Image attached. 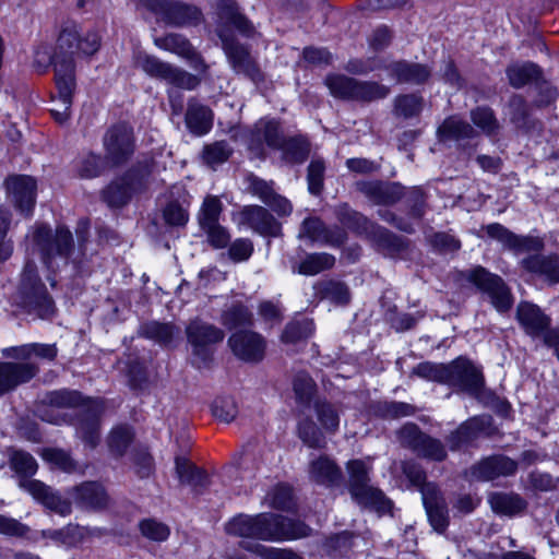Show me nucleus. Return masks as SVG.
Listing matches in <instances>:
<instances>
[{
  "label": "nucleus",
  "mask_w": 559,
  "mask_h": 559,
  "mask_svg": "<svg viewBox=\"0 0 559 559\" xmlns=\"http://www.w3.org/2000/svg\"><path fill=\"white\" fill-rule=\"evenodd\" d=\"M100 47V37L95 32L80 34L75 24L64 26L59 35L57 48L51 59L55 70V82L59 94L61 109L52 107L50 112L59 123L70 117L72 97L75 91L74 56H91Z\"/></svg>",
  "instance_id": "obj_1"
},
{
  "label": "nucleus",
  "mask_w": 559,
  "mask_h": 559,
  "mask_svg": "<svg viewBox=\"0 0 559 559\" xmlns=\"http://www.w3.org/2000/svg\"><path fill=\"white\" fill-rule=\"evenodd\" d=\"M215 33L222 41V48L227 61L235 73L242 74L253 82L263 80L257 62L247 46L240 44L231 28L241 35L251 37L254 34L253 24L239 11L235 0H214Z\"/></svg>",
  "instance_id": "obj_2"
},
{
  "label": "nucleus",
  "mask_w": 559,
  "mask_h": 559,
  "mask_svg": "<svg viewBox=\"0 0 559 559\" xmlns=\"http://www.w3.org/2000/svg\"><path fill=\"white\" fill-rule=\"evenodd\" d=\"M228 535L240 538L239 547L245 542L259 543L294 540L310 535L311 528L304 522L276 514L262 512L254 515L240 513L225 525Z\"/></svg>",
  "instance_id": "obj_3"
},
{
  "label": "nucleus",
  "mask_w": 559,
  "mask_h": 559,
  "mask_svg": "<svg viewBox=\"0 0 559 559\" xmlns=\"http://www.w3.org/2000/svg\"><path fill=\"white\" fill-rule=\"evenodd\" d=\"M10 466L22 477L20 487L36 501L61 516L71 514L72 502L69 499L63 498L44 483L28 478L36 473L38 467L36 460L29 453L21 450L13 451L10 456Z\"/></svg>",
  "instance_id": "obj_4"
},
{
  "label": "nucleus",
  "mask_w": 559,
  "mask_h": 559,
  "mask_svg": "<svg viewBox=\"0 0 559 559\" xmlns=\"http://www.w3.org/2000/svg\"><path fill=\"white\" fill-rule=\"evenodd\" d=\"M32 250L39 254L43 264L50 271L67 265L74 251L72 233L66 226L55 230L47 224H35L29 233Z\"/></svg>",
  "instance_id": "obj_5"
},
{
  "label": "nucleus",
  "mask_w": 559,
  "mask_h": 559,
  "mask_svg": "<svg viewBox=\"0 0 559 559\" xmlns=\"http://www.w3.org/2000/svg\"><path fill=\"white\" fill-rule=\"evenodd\" d=\"M17 305L25 313L41 320L52 319L56 314L55 301L41 282L34 261H26L21 273Z\"/></svg>",
  "instance_id": "obj_6"
},
{
  "label": "nucleus",
  "mask_w": 559,
  "mask_h": 559,
  "mask_svg": "<svg viewBox=\"0 0 559 559\" xmlns=\"http://www.w3.org/2000/svg\"><path fill=\"white\" fill-rule=\"evenodd\" d=\"M17 305L25 313L41 320L52 319L56 314L55 301L41 282L34 261H26L21 273Z\"/></svg>",
  "instance_id": "obj_7"
},
{
  "label": "nucleus",
  "mask_w": 559,
  "mask_h": 559,
  "mask_svg": "<svg viewBox=\"0 0 559 559\" xmlns=\"http://www.w3.org/2000/svg\"><path fill=\"white\" fill-rule=\"evenodd\" d=\"M349 472V492L352 498L362 508L385 513L391 510L392 502L384 493L369 485L368 471L364 462L350 461L347 464Z\"/></svg>",
  "instance_id": "obj_8"
},
{
  "label": "nucleus",
  "mask_w": 559,
  "mask_h": 559,
  "mask_svg": "<svg viewBox=\"0 0 559 559\" xmlns=\"http://www.w3.org/2000/svg\"><path fill=\"white\" fill-rule=\"evenodd\" d=\"M325 84L330 93L341 99L355 102H374L385 98L390 88L373 81H359L343 74L329 75Z\"/></svg>",
  "instance_id": "obj_9"
},
{
  "label": "nucleus",
  "mask_w": 559,
  "mask_h": 559,
  "mask_svg": "<svg viewBox=\"0 0 559 559\" xmlns=\"http://www.w3.org/2000/svg\"><path fill=\"white\" fill-rule=\"evenodd\" d=\"M516 318L530 336H542L544 344L554 348L559 360V326L550 329V318L538 306L527 301L519 304Z\"/></svg>",
  "instance_id": "obj_10"
},
{
  "label": "nucleus",
  "mask_w": 559,
  "mask_h": 559,
  "mask_svg": "<svg viewBox=\"0 0 559 559\" xmlns=\"http://www.w3.org/2000/svg\"><path fill=\"white\" fill-rule=\"evenodd\" d=\"M465 278L489 299L498 312H507L511 309L513 305L511 289L499 275L490 273L483 266H476L466 272Z\"/></svg>",
  "instance_id": "obj_11"
},
{
  "label": "nucleus",
  "mask_w": 559,
  "mask_h": 559,
  "mask_svg": "<svg viewBox=\"0 0 559 559\" xmlns=\"http://www.w3.org/2000/svg\"><path fill=\"white\" fill-rule=\"evenodd\" d=\"M139 1L160 16L165 23L176 27L197 26L203 21L201 10L192 4L162 0Z\"/></svg>",
  "instance_id": "obj_12"
},
{
  "label": "nucleus",
  "mask_w": 559,
  "mask_h": 559,
  "mask_svg": "<svg viewBox=\"0 0 559 559\" xmlns=\"http://www.w3.org/2000/svg\"><path fill=\"white\" fill-rule=\"evenodd\" d=\"M397 435L401 444L409 448L418 456L437 462L447 457L443 443L439 439L424 433L415 424H406L399 430Z\"/></svg>",
  "instance_id": "obj_13"
},
{
  "label": "nucleus",
  "mask_w": 559,
  "mask_h": 559,
  "mask_svg": "<svg viewBox=\"0 0 559 559\" xmlns=\"http://www.w3.org/2000/svg\"><path fill=\"white\" fill-rule=\"evenodd\" d=\"M447 384L471 395H478L485 380L476 365L466 358L459 357L449 364Z\"/></svg>",
  "instance_id": "obj_14"
},
{
  "label": "nucleus",
  "mask_w": 559,
  "mask_h": 559,
  "mask_svg": "<svg viewBox=\"0 0 559 559\" xmlns=\"http://www.w3.org/2000/svg\"><path fill=\"white\" fill-rule=\"evenodd\" d=\"M106 158L114 165L127 162L134 152L133 130L120 123L110 128L104 136Z\"/></svg>",
  "instance_id": "obj_15"
},
{
  "label": "nucleus",
  "mask_w": 559,
  "mask_h": 559,
  "mask_svg": "<svg viewBox=\"0 0 559 559\" xmlns=\"http://www.w3.org/2000/svg\"><path fill=\"white\" fill-rule=\"evenodd\" d=\"M285 140L280 122L275 119L262 118L250 131L248 147L258 157L264 156V145L272 150H280Z\"/></svg>",
  "instance_id": "obj_16"
},
{
  "label": "nucleus",
  "mask_w": 559,
  "mask_h": 559,
  "mask_svg": "<svg viewBox=\"0 0 559 559\" xmlns=\"http://www.w3.org/2000/svg\"><path fill=\"white\" fill-rule=\"evenodd\" d=\"M104 407L99 401H90L76 414L74 423L76 435L82 441L94 449L100 439V416Z\"/></svg>",
  "instance_id": "obj_17"
},
{
  "label": "nucleus",
  "mask_w": 559,
  "mask_h": 559,
  "mask_svg": "<svg viewBox=\"0 0 559 559\" xmlns=\"http://www.w3.org/2000/svg\"><path fill=\"white\" fill-rule=\"evenodd\" d=\"M9 199L15 209L25 216H31L36 203V181L26 175L11 176L5 181Z\"/></svg>",
  "instance_id": "obj_18"
},
{
  "label": "nucleus",
  "mask_w": 559,
  "mask_h": 559,
  "mask_svg": "<svg viewBox=\"0 0 559 559\" xmlns=\"http://www.w3.org/2000/svg\"><path fill=\"white\" fill-rule=\"evenodd\" d=\"M518 469V463L502 454L487 456L472 465L467 475L473 480L490 481L498 477H508Z\"/></svg>",
  "instance_id": "obj_19"
},
{
  "label": "nucleus",
  "mask_w": 559,
  "mask_h": 559,
  "mask_svg": "<svg viewBox=\"0 0 559 559\" xmlns=\"http://www.w3.org/2000/svg\"><path fill=\"white\" fill-rule=\"evenodd\" d=\"M239 223L264 237H278L282 233L281 224L265 207L260 205L243 206L239 212Z\"/></svg>",
  "instance_id": "obj_20"
},
{
  "label": "nucleus",
  "mask_w": 559,
  "mask_h": 559,
  "mask_svg": "<svg viewBox=\"0 0 559 559\" xmlns=\"http://www.w3.org/2000/svg\"><path fill=\"white\" fill-rule=\"evenodd\" d=\"M189 343L192 345L193 354L206 360L210 356L207 346L219 343L224 338V332L213 324L201 320H193L186 329Z\"/></svg>",
  "instance_id": "obj_21"
},
{
  "label": "nucleus",
  "mask_w": 559,
  "mask_h": 559,
  "mask_svg": "<svg viewBox=\"0 0 559 559\" xmlns=\"http://www.w3.org/2000/svg\"><path fill=\"white\" fill-rule=\"evenodd\" d=\"M39 371L36 364L24 361L0 362V396L31 381Z\"/></svg>",
  "instance_id": "obj_22"
},
{
  "label": "nucleus",
  "mask_w": 559,
  "mask_h": 559,
  "mask_svg": "<svg viewBox=\"0 0 559 559\" xmlns=\"http://www.w3.org/2000/svg\"><path fill=\"white\" fill-rule=\"evenodd\" d=\"M228 344L233 353L241 360L258 362L262 360L265 352L264 338L252 331H241L234 333Z\"/></svg>",
  "instance_id": "obj_23"
},
{
  "label": "nucleus",
  "mask_w": 559,
  "mask_h": 559,
  "mask_svg": "<svg viewBox=\"0 0 559 559\" xmlns=\"http://www.w3.org/2000/svg\"><path fill=\"white\" fill-rule=\"evenodd\" d=\"M74 503L88 511H99L108 507L109 497L105 488L96 481H84L68 491Z\"/></svg>",
  "instance_id": "obj_24"
},
{
  "label": "nucleus",
  "mask_w": 559,
  "mask_h": 559,
  "mask_svg": "<svg viewBox=\"0 0 559 559\" xmlns=\"http://www.w3.org/2000/svg\"><path fill=\"white\" fill-rule=\"evenodd\" d=\"M421 499L432 528L443 533L449 525V512L444 498L436 485H426L421 489Z\"/></svg>",
  "instance_id": "obj_25"
},
{
  "label": "nucleus",
  "mask_w": 559,
  "mask_h": 559,
  "mask_svg": "<svg viewBox=\"0 0 559 559\" xmlns=\"http://www.w3.org/2000/svg\"><path fill=\"white\" fill-rule=\"evenodd\" d=\"M298 237L307 238L312 242L340 247L346 240V233L338 227L328 228L319 218L310 217L302 222Z\"/></svg>",
  "instance_id": "obj_26"
},
{
  "label": "nucleus",
  "mask_w": 559,
  "mask_h": 559,
  "mask_svg": "<svg viewBox=\"0 0 559 559\" xmlns=\"http://www.w3.org/2000/svg\"><path fill=\"white\" fill-rule=\"evenodd\" d=\"M357 189L376 204L391 205L404 195V188L397 182L361 181Z\"/></svg>",
  "instance_id": "obj_27"
},
{
  "label": "nucleus",
  "mask_w": 559,
  "mask_h": 559,
  "mask_svg": "<svg viewBox=\"0 0 559 559\" xmlns=\"http://www.w3.org/2000/svg\"><path fill=\"white\" fill-rule=\"evenodd\" d=\"M522 267L549 284L559 283V257L556 254H532L521 261Z\"/></svg>",
  "instance_id": "obj_28"
},
{
  "label": "nucleus",
  "mask_w": 559,
  "mask_h": 559,
  "mask_svg": "<svg viewBox=\"0 0 559 559\" xmlns=\"http://www.w3.org/2000/svg\"><path fill=\"white\" fill-rule=\"evenodd\" d=\"M486 233L490 238L500 241L510 249L538 250L542 248V242L538 239L516 236L498 223L487 225Z\"/></svg>",
  "instance_id": "obj_29"
},
{
  "label": "nucleus",
  "mask_w": 559,
  "mask_h": 559,
  "mask_svg": "<svg viewBox=\"0 0 559 559\" xmlns=\"http://www.w3.org/2000/svg\"><path fill=\"white\" fill-rule=\"evenodd\" d=\"M309 478L320 485L333 486L341 478V469L333 460L325 455L312 460L309 463Z\"/></svg>",
  "instance_id": "obj_30"
},
{
  "label": "nucleus",
  "mask_w": 559,
  "mask_h": 559,
  "mask_svg": "<svg viewBox=\"0 0 559 559\" xmlns=\"http://www.w3.org/2000/svg\"><path fill=\"white\" fill-rule=\"evenodd\" d=\"M212 123V110L195 99H190L186 112V124L188 129L197 135H203L211 130Z\"/></svg>",
  "instance_id": "obj_31"
},
{
  "label": "nucleus",
  "mask_w": 559,
  "mask_h": 559,
  "mask_svg": "<svg viewBox=\"0 0 559 559\" xmlns=\"http://www.w3.org/2000/svg\"><path fill=\"white\" fill-rule=\"evenodd\" d=\"M389 70L391 75L401 83L420 84L431 74V70L426 64L407 61L393 62L389 66Z\"/></svg>",
  "instance_id": "obj_32"
},
{
  "label": "nucleus",
  "mask_w": 559,
  "mask_h": 559,
  "mask_svg": "<svg viewBox=\"0 0 559 559\" xmlns=\"http://www.w3.org/2000/svg\"><path fill=\"white\" fill-rule=\"evenodd\" d=\"M485 424L481 419L474 417L463 423L456 430L451 432L448 438L450 450L457 451L471 444L484 430Z\"/></svg>",
  "instance_id": "obj_33"
},
{
  "label": "nucleus",
  "mask_w": 559,
  "mask_h": 559,
  "mask_svg": "<svg viewBox=\"0 0 559 559\" xmlns=\"http://www.w3.org/2000/svg\"><path fill=\"white\" fill-rule=\"evenodd\" d=\"M488 502L495 513L504 516H514L526 508L525 500L516 493L492 492Z\"/></svg>",
  "instance_id": "obj_34"
},
{
  "label": "nucleus",
  "mask_w": 559,
  "mask_h": 559,
  "mask_svg": "<svg viewBox=\"0 0 559 559\" xmlns=\"http://www.w3.org/2000/svg\"><path fill=\"white\" fill-rule=\"evenodd\" d=\"M132 60L134 67L142 70L148 76L164 81L173 66L168 62L162 61L155 56L140 50L133 53Z\"/></svg>",
  "instance_id": "obj_35"
},
{
  "label": "nucleus",
  "mask_w": 559,
  "mask_h": 559,
  "mask_svg": "<svg viewBox=\"0 0 559 559\" xmlns=\"http://www.w3.org/2000/svg\"><path fill=\"white\" fill-rule=\"evenodd\" d=\"M176 473L182 485L190 486L195 491L202 490L209 485L206 473L185 460H176Z\"/></svg>",
  "instance_id": "obj_36"
},
{
  "label": "nucleus",
  "mask_w": 559,
  "mask_h": 559,
  "mask_svg": "<svg viewBox=\"0 0 559 559\" xmlns=\"http://www.w3.org/2000/svg\"><path fill=\"white\" fill-rule=\"evenodd\" d=\"M438 134L441 141H461L474 138L476 131L468 122L457 117H450L438 128Z\"/></svg>",
  "instance_id": "obj_37"
},
{
  "label": "nucleus",
  "mask_w": 559,
  "mask_h": 559,
  "mask_svg": "<svg viewBox=\"0 0 559 559\" xmlns=\"http://www.w3.org/2000/svg\"><path fill=\"white\" fill-rule=\"evenodd\" d=\"M134 190L130 182V175L112 181L104 191L103 199L111 207L124 205Z\"/></svg>",
  "instance_id": "obj_38"
},
{
  "label": "nucleus",
  "mask_w": 559,
  "mask_h": 559,
  "mask_svg": "<svg viewBox=\"0 0 559 559\" xmlns=\"http://www.w3.org/2000/svg\"><path fill=\"white\" fill-rule=\"evenodd\" d=\"M90 533L87 527L70 523L60 530H44L41 536L63 545L74 546Z\"/></svg>",
  "instance_id": "obj_39"
},
{
  "label": "nucleus",
  "mask_w": 559,
  "mask_h": 559,
  "mask_svg": "<svg viewBox=\"0 0 559 559\" xmlns=\"http://www.w3.org/2000/svg\"><path fill=\"white\" fill-rule=\"evenodd\" d=\"M335 264V257L326 252L309 253L299 263L297 272L302 275L313 276L330 270Z\"/></svg>",
  "instance_id": "obj_40"
},
{
  "label": "nucleus",
  "mask_w": 559,
  "mask_h": 559,
  "mask_svg": "<svg viewBox=\"0 0 559 559\" xmlns=\"http://www.w3.org/2000/svg\"><path fill=\"white\" fill-rule=\"evenodd\" d=\"M282 158L286 163L300 164L305 162L310 153L309 143L302 136L285 138L280 147Z\"/></svg>",
  "instance_id": "obj_41"
},
{
  "label": "nucleus",
  "mask_w": 559,
  "mask_h": 559,
  "mask_svg": "<svg viewBox=\"0 0 559 559\" xmlns=\"http://www.w3.org/2000/svg\"><path fill=\"white\" fill-rule=\"evenodd\" d=\"M179 333V329L170 323L152 321L140 326L139 334L153 340L159 344H169L174 336Z\"/></svg>",
  "instance_id": "obj_42"
},
{
  "label": "nucleus",
  "mask_w": 559,
  "mask_h": 559,
  "mask_svg": "<svg viewBox=\"0 0 559 559\" xmlns=\"http://www.w3.org/2000/svg\"><path fill=\"white\" fill-rule=\"evenodd\" d=\"M297 436L304 444L311 449H323L326 444L323 432L309 417H306L298 423Z\"/></svg>",
  "instance_id": "obj_43"
},
{
  "label": "nucleus",
  "mask_w": 559,
  "mask_h": 559,
  "mask_svg": "<svg viewBox=\"0 0 559 559\" xmlns=\"http://www.w3.org/2000/svg\"><path fill=\"white\" fill-rule=\"evenodd\" d=\"M507 75L510 84L515 88H520L537 80L540 75V70L535 63L526 62L510 66L507 69Z\"/></svg>",
  "instance_id": "obj_44"
},
{
  "label": "nucleus",
  "mask_w": 559,
  "mask_h": 559,
  "mask_svg": "<svg viewBox=\"0 0 559 559\" xmlns=\"http://www.w3.org/2000/svg\"><path fill=\"white\" fill-rule=\"evenodd\" d=\"M251 322V311L240 301L231 302L222 313V323L228 329L250 325Z\"/></svg>",
  "instance_id": "obj_45"
},
{
  "label": "nucleus",
  "mask_w": 559,
  "mask_h": 559,
  "mask_svg": "<svg viewBox=\"0 0 559 559\" xmlns=\"http://www.w3.org/2000/svg\"><path fill=\"white\" fill-rule=\"evenodd\" d=\"M242 549L260 557L261 559H302L292 549L265 546L261 543L245 542L242 544Z\"/></svg>",
  "instance_id": "obj_46"
},
{
  "label": "nucleus",
  "mask_w": 559,
  "mask_h": 559,
  "mask_svg": "<svg viewBox=\"0 0 559 559\" xmlns=\"http://www.w3.org/2000/svg\"><path fill=\"white\" fill-rule=\"evenodd\" d=\"M154 44L164 50L176 53L182 58L193 56V46L182 35L168 34L164 37H157L154 39Z\"/></svg>",
  "instance_id": "obj_47"
},
{
  "label": "nucleus",
  "mask_w": 559,
  "mask_h": 559,
  "mask_svg": "<svg viewBox=\"0 0 559 559\" xmlns=\"http://www.w3.org/2000/svg\"><path fill=\"white\" fill-rule=\"evenodd\" d=\"M293 390L296 402L309 406L317 392V384L308 373L298 372L293 381Z\"/></svg>",
  "instance_id": "obj_48"
},
{
  "label": "nucleus",
  "mask_w": 559,
  "mask_h": 559,
  "mask_svg": "<svg viewBox=\"0 0 559 559\" xmlns=\"http://www.w3.org/2000/svg\"><path fill=\"white\" fill-rule=\"evenodd\" d=\"M449 364L424 361L413 368L412 374L427 381L447 384Z\"/></svg>",
  "instance_id": "obj_49"
},
{
  "label": "nucleus",
  "mask_w": 559,
  "mask_h": 559,
  "mask_svg": "<svg viewBox=\"0 0 559 559\" xmlns=\"http://www.w3.org/2000/svg\"><path fill=\"white\" fill-rule=\"evenodd\" d=\"M133 439V431L127 425L115 427L108 437V447L110 452L116 456H121L126 453L128 447Z\"/></svg>",
  "instance_id": "obj_50"
},
{
  "label": "nucleus",
  "mask_w": 559,
  "mask_h": 559,
  "mask_svg": "<svg viewBox=\"0 0 559 559\" xmlns=\"http://www.w3.org/2000/svg\"><path fill=\"white\" fill-rule=\"evenodd\" d=\"M223 210V204L217 197L207 195L202 204L199 213V224L201 228L212 227L219 224V216Z\"/></svg>",
  "instance_id": "obj_51"
},
{
  "label": "nucleus",
  "mask_w": 559,
  "mask_h": 559,
  "mask_svg": "<svg viewBox=\"0 0 559 559\" xmlns=\"http://www.w3.org/2000/svg\"><path fill=\"white\" fill-rule=\"evenodd\" d=\"M233 153V148L226 141H216L207 144L202 151L203 162L214 168L216 165L225 163Z\"/></svg>",
  "instance_id": "obj_52"
},
{
  "label": "nucleus",
  "mask_w": 559,
  "mask_h": 559,
  "mask_svg": "<svg viewBox=\"0 0 559 559\" xmlns=\"http://www.w3.org/2000/svg\"><path fill=\"white\" fill-rule=\"evenodd\" d=\"M318 420L328 433H335L340 425L338 411L326 401H318L314 404Z\"/></svg>",
  "instance_id": "obj_53"
},
{
  "label": "nucleus",
  "mask_w": 559,
  "mask_h": 559,
  "mask_svg": "<svg viewBox=\"0 0 559 559\" xmlns=\"http://www.w3.org/2000/svg\"><path fill=\"white\" fill-rule=\"evenodd\" d=\"M104 168V162L99 155L85 154L75 162V171L82 179L98 177Z\"/></svg>",
  "instance_id": "obj_54"
},
{
  "label": "nucleus",
  "mask_w": 559,
  "mask_h": 559,
  "mask_svg": "<svg viewBox=\"0 0 559 559\" xmlns=\"http://www.w3.org/2000/svg\"><path fill=\"white\" fill-rule=\"evenodd\" d=\"M212 414L216 419L228 424L237 417L238 405L233 396H218L212 404Z\"/></svg>",
  "instance_id": "obj_55"
},
{
  "label": "nucleus",
  "mask_w": 559,
  "mask_h": 559,
  "mask_svg": "<svg viewBox=\"0 0 559 559\" xmlns=\"http://www.w3.org/2000/svg\"><path fill=\"white\" fill-rule=\"evenodd\" d=\"M423 109V98L415 94L402 95L394 100V114L397 117L412 118Z\"/></svg>",
  "instance_id": "obj_56"
},
{
  "label": "nucleus",
  "mask_w": 559,
  "mask_h": 559,
  "mask_svg": "<svg viewBox=\"0 0 559 559\" xmlns=\"http://www.w3.org/2000/svg\"><path fill=\"white\" fill-rule=\"evenodd\" d=\"M318 289L323 299H328L332 302L347 304L349 300L348 288L341 282H322L319 284Z\"/></svg>",
  "instance_id": "obj_57"
},
{
  "label": "nucleus",
  "mask_w": 559,
  "mask_h": 559,
  "mask_svg": "<svg viewBox=\"0 0 559 559\" xmlns=\"http://www.w3.org/2000/svg\"><path fill=\"white\" fill-rule=\"evenodd\" d=\"M45 461L66 473H74L79 469L78 463L71 455L60 449H46L43 452Z\"/></svg>",
  "instance_id": "obj_58"
},
{
  "label": "nucleus",
  "mask_w": 559,
  "mask_h": 559,
  "mask_svg": "<svg viewBox=\"0 0 559 559\" xmlns=\"http://www.w3.org/2000/svg\"><path fill=\"white\" fill-rule=\"evenodd\" d=\"M416 407L404 402H380L377 405V413L384 418L397 419L414 415Z\"/></svg>",
  "instance_id": "obj_59"
},
{
  "label": "nucleus",
  "mask_w": 559,
  "mask_h": 559,
  "mask_svg": "<svg viewBox=\"0 0 559 559\" xmlns=\"http://www.w3.org/2000/svg\"><path fill=\"white\" fill-rule=\"evenodd\" d=\"M165 81L171 84L174 86L173 88L177 87L188 91L197 88L201 82L197 75L175 66L170 67Z\"/></svg>",
  "instance_id": "obj_60"
},
{
  "label": "nucleus",
  "mask_w": 559,
  "mask_h": 559,
  "mask_svg": "<svg viewBox=\"0 0 559 559\" xmlns=\"http://www.w3.org/2000/svg\"><path fill=\"white\" fill-rule=\"evenodd\" d=\"M47 403L56 408H73L83 403V397L78 391L60 390L50 392Z\"/></svg>",
  "instance_id": "obj_61"
},
{
  "label": "nucleus",
  "mask_w": 559,
  "mask_h": 559,
  "mask_svg": "<svg viewBox=\"0 0 559 559\" xmlns=\"http://www.w3.org/2000/svg\"><path fill=\"white\" fill-rule=\"evenodd\" d=\"M141 534L153 542H165L170 534V528L163 522L155 519L142 520L139 524Z\"/></svg>",
  "instance_id": "obj_62"
},
{
  "label": "nucleus",
  "mask_w": 559,
  "mask_h": 559,
  "mask_svg": "<svg viewBox=\"0 0 559 559\" xmlns=\"http://www.w3.org/2000/svg\"><path fill=\"white\" fill-rule=\"evenodd\" d=\"M472 121L486 134H493L499 129L493 111L487 107H478L471 112Z\"/></svg>",
  "instance_id": "obj_63"
},
{
  "label": "nucleus",
  "mask_w": 559,
  "mask_h": 559,
  "mask_svg": "<svg viewBox=\"0 0 559 559\" xmlns=\"http://www.w3.org/2000/svg\"><path fill=\"white\" fill-rule=\"evenodd\" d=\"M509 114L511 121L520 129H527L530 123L526 102L519 95L513 96L509 102Z\"/></svg>",
  "instance_id": "obj_64"
}]
</instances>
